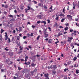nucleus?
I'll return each instance as SVG.
<instances>
[{
    "label": "nucleus",
    "instance_id": "obj_1",
    "mask_svg": "<svg viewBox=\"0 0 79 79\" xmlns=\"http://www.w3.org/2000/svg\"><path fill=\"white\" fill-rule=\"evenodd\" d=\"M42 16H43V15H37V18L39 19H41Z\"/></svg>",
    "mask_w": 79,
    "mask_h": 79
},
{
    "label": "nucleus",
    "instance_id": "obj_2",
    "mask_svg": "<svg viewBox=\"0 0 79 79\" xmlns=\"http://www.w3.org/2000/svg\"><path fill=\"white\" fill-rule=\"evenodd\" d=\"M2 56L4 58H5L6 57V53L5 52H3L2 53Z\"/></svg>",
    "mask_w": 79,
    "mask_h": 79
},
{
    "label": "nucleus",
    "instance_id": "obj_3",
    "mask_svg": "<svg viewBox=\"0 0 79 79\" xmlns=\"http://www.w3.org/2000/svg\"><path fill=\"white\" fill-rule=\"evenodd\" d=\"M67 17L68 19H71V20L72 19V16H71L70 15H67Z\"/></svg>",
    "mask_w": 79,
    "mask_h": 79
},
{
    "label": "nucleus",
    "instance_id": "obj_4",
    "mask_svg": "<svg viewBox=\"0 0 79 79\" xmlns=\"http://www.w3.org/2000/svg\"><path fill=\"white\" fill-rule=\"evenodd\" d=\"M44 76L45 77H48L49 76V74L48 73H46L44 74Z\"/></svg>",
    "mask_w": 79,
    "mask_h": 79
},
{
    "label": "nucleus",
    "instance_id": "obj_5",
    "mask_svg": "<svg viewBox=\"0 0 79 79\" xmlns=\"http://www.w3.org/2000/svg\"><path fill=\"white\" fill-rule=\"evenodd\" d=\"M48 34H47V33H44V37L45 38H47V37H48Z\"/></svg>",
    "mask_w": 79,
    "mask_h": 79
},
{
    "label": "nucleus",
    "instance_id": "obj_6",
    "mask_svg": "<svg viewBox=\"0 0 79 79\" xmlns=\"http://www.w3.org/2000/svg\"><path fill=\"white\" fill-rule=\"evenodd\" d=\"M53 68H54V70L55 69H56L57 68V66H56V65H53Z\"/></svg>",
    "mask_w": 79,
    "mask_h": 79
},
{
    "label": "nucleus",
    "instance_id": "obj_7",
    "mask_svg": "<svg viewBox=\"0 0 79 79\" xmlns=\"http://www.w3.org/2000/svg\"><path fill=\"white\" fill-rule=\"evenodd\" d=\"M52 42H53L52 40L50 39L48 41V43H49V44H51V43H52Z\"/></svg>",
    "mask_w": 79,
    "mask_h": 79
},
{
    "label": "nucleus",
    "instance_id": "obj_8",
    "mask_svg": "<svg viewBox=\"0 0 79 79\" xmlns=\"http://www.w3.org/2000/svg\"><path fill=\"white\" fill-rule=\"evenodd\" d=\"M59 16H63V17H64V15L63 14H61L59 15Z\"/></svg>",
    "mask_w": 79,
    "mask_h": 79
},
{
    "label": "nucleus",
    "instance_id": "obj_9",
    "mask_svg": "<svg viewBox=\"0 0 79 79\" xmlns=\"http://www.w3.org/2000/svg\"><path fill=\"white\" fill-rule=\"evenodd\" d=\"M1 34H2L3 32H4V31H5V30H4L3 29H1Z\"/></svg>",
    "mask_w": 79,
    "mask_h": 79
},
{
    "label": "nucleus",
    "instance_id": "obj_10",
    "mask_svg": "<svg viewBox=\"0 0 79 79\" xmlns=\"http://www.w3.org/2000/svg\"><path fill=\"white\" fill-rule=\"evenodd\" d=\"M68 39H69V40H73V37H68Z\"/></svg>",
    "mask_w": 79,
    "mask_h": 79
},
{
    "label": "nucleus",
    "instance_id": "obj_11",
    "mask_svg": "<svg viewBox=\"0 0 79 79\" xmlns=\"http://www.w3.org/2000/svg\"><path fill=\"white\" fill-rule=\"evenodd\" d=\"M41 23H44V25L46 24V22L45 21H43L41 22Z\"/></svg>",
    "mask_w": 79,
    "mask_h": 79
},
{
    "label": "nucleus",
    "instance_id": "obj_12",
    "mask_svg": "<svg viewBox=\"0 0 79 79\" xmlns=\"http://www.w3.org/2000/svg\"><path fill=\"white\" fill-rule=\"evenodd\" d=\"M31 66H32V67H34V66H35V64H34V63H32L31 64Z\"/></svg>",
    "mask_w": 79,
    "mask_h": 79
},
{
    "label": "nucleus",
    "instance_id": "obj_13",
    "mask_svg": "<svg viewBox=\"0 0 79 79\" xmlns=\"http://www.w3.org/2000/svg\"><path fill=\"white\" fill-rule=\"evenodd\" d=\"M63 35V34L62 33H60V32H59L58 34V36H60V35Z\"/></svg>",
    "mask_w": 79,
    "mask_h": 79
},
{
    "label": "nucleus",
    "instance_id": "obj_14",
    "mask_svg": "<svg viewBox=\"0 0 79 79\" xmlns=\"http://www.w3.org/2000/svg\"><path fill=\"white\" fill-rule=\"evenodd\" d=\"M65 20V19L63 18L61 20V22L63 23V22Z\"/></svg>",
    "mask_w": 79,
    "mask_h": 79
},
{
    "label": "nucleus",
    "instance_id": "obj_15",
    "mask_svg": "<svg viewBox=\"0 0 79 79\" xmlns=\"http://www.w3.org/2000/svg\"><path fill=\"white\" fill-rule=\"evenodd\" d=\"M8 6L7 5L4 6V8H8Z\"/></svg>",
    "mask_w": 79,
    "mask_h": 79
},
{
    "label": "nucleus",
    "instance_id": "obj_16",
    "mask_svg": "<svg viewBox=\"0 0 79 79\" xmlns=\"http://www.w3.org/2000/svg\"><path fill=\"white\" fill-rule=\"evenodd\" d=\"M68 29H69L68 27H66L64 29V30L65 31H67V30H68Z\"/></svg>",
    "mask_w": 79,
    "mask_h": 79
},
{
    "label": "nucleus",
    "instance_id": "obj_17",
    "mask_svg": "<svg viewBox=\"0 0 79 79\" xmlns=\"http://www.w3.org/2000/svg\"><path fill=\"white\" fill-rule=\"evenodd\" d=\"M52 73L53 74H55L56 73V71H53L52 72Z\"/></svg>",
    "mask_w": 79,
    "mask_h": 79
},
{
    "label": "nucleus",
    "instance_id": "obj_18",
    "mask_svg": "<svg viewBox=\"0 0 79 79\" xmlns=\"http://www.w3.org/2000/svg\"><path fill=\"white\" fill-rule=\"evenodd\" d=\"M44 34H47V30H46V29L44 30Z\"/></svg>",
    "mask_w": 79,
    "mask_h": 79
},
{
    "label": "nucleus",
    "instance_id": "obj_19",
    "mask_svg": "<svg viewBox=\"0 0 79 79\" xmlns=\"http://www.w3.org/2000/svg\"><path fill=\"white\" fill-rule=\"evenodd\" d=\"M25 13H27V11L29 10H28L27 8H26L25 9Z\"/></svg>",
    "mask_w": 79,
    "mask_h": 79
},
{
    "label": "nucleus",
    "instance_id": "obj_20",
    "mask_svg": "<svg viewBox=\"0 0 79 79\" xmlns=\"http://www.w3.org/2000/svg\"><path fill=\"white\" fill-rule=\"evenodd\" d=\"M77 57H74V58H73V61H76V60H77Z\"/></svg>",
    "mask_w": 79,
    "mask_h": 79
},
{
    "label": "nucleus",
    "instance_id": "obj_21",
    "mask_svg": "<svg viewBox=\"0 0 79 79\" xmlns=\"http://www.w3.org/2000/svg\"><path fill=\"white\" fill-rule=\"evenodd\" d=\"M18 69L19 71H20L22 69V68H20L19 67H18Z\"/></svg>",
    "mask_w": 79,
    "mask_h": 79
},
{
    "label": "nucleus",
    "instance_id": "obj_22",
    "mask_svg": "<svg viewBox=\"0 0 79 79\" xmlns=\"http://www.w3.org/2000/svg\"><path fill=\"white\" fill-rule=\"evenodd\" d=\"M65 9L64 8L63 9V12L64 14L65 13Z\"/></svg>",
    "mask_w": 79,
    "mask_h": 79
},
{
    "label": "nucleus",
    "instance_id": "obj_23",
    "mask_svg": "<svg viewBox=\"0 0 79 79\" xmlns=\"http://www.w3.org/2000/svg\"><path fill=\"white\" fill-rule=\"evenodd\" d=\"M76 73L77 74L79 73V70H77L76 71Z\"/></svg>",
    "mask_w": 79,
    "mask_h": 79
},
{
    "label": "nucleus",
    "instance_id": "obj_24",
    "mask_svg": "<svg viewBox=\"0 0 79 79\" xmlns=\"http://www.w3.org/2000/svg\"><path fill=\"white\" fill-rule=\"evenodd\" d=\"M20 50H23V47H21V46H20L19 47Z\"/></svg>",
    "mask_w": 79,
    "mask_h": 79
},
{
    "label": "nucleus",
    "instance_id": "obj_25",
    "mask_svg": "<svg viewBox=\"0 0 79 79\" xmlns=\"http://www.w3.org/2000/svg\"><path fill=\"white\" fill-rule=\"evenodd\" d=\"M27 8H28V9H27L28 10H30V9H31V7H29V6H27Z\"/></svg>",
    "mask_w": 79,
    "mask_h": 79
},
{
    "label": "nucleus",
    "instance_id": "obj_26",
    "mask_svg": "<svg viewBox=\"0 0 79 79\" xmlns=\"http://www.w3.org/2000/svg\"><path fill=\"white\" fill-rule=\"evenodd\" d=\"M71 64V61H69L67 62V65H69V64Z\"/></svg>",
    "mask_w": 79,
    "mask_h": 79
},
{
    "label": "nucleus",
    "instance_id": "obj_27",
    "mask_svg": "<svg viewBox=\"0 0 79 79\" xmlns=\"http://www.w3.org/2000/svg\"><path fill=\"white\" fill-rule=\"evenodd\" d=\"M42 3H40L39 4H38V6H42Z\"/></svg>",
    "mask_w": 79,
    "mask_h": 79
},
{
    "label": "nucleus",
    "instance_id": "obj_28",
    "mask_svg": "<svg viewBox=\"0 0 79 79\" xmlns=\"http://www.w3.org/2000/svg\"><path fill=\"white\" fill-rule=\"evenodd\" d=\"M33 2H34L35 4H37V2L35 1H33Z\"/></svg>",
    "mask_w": 79,
    "mask_h": 79
},
{
    "label": "nucleus",
    "instance_id": "obj_29",
    "mask_svg": "<svg viewBox=\"0 0 79 79\" xmlns=\"http://www.w3.org/2000/svg\"><path fill=\"white\" fill-rule=\"evenodd\" d=\"M9 17H10V18H13V15H9Z\"/></svg>",
    "mask_w": 79,
    "mask_h": 79
},
{
    "label": "nucleus",
    "instance_id": "obj_30",
    "mask_svg": "<svg viewBox=\"0 0 79 79\" xmlns=\"http://www.w3.org/2000/svg\"><path fill=\"white\" fill-rule=\"evenodd\" d=\"M31 9L32 10V11H35V10H34L32 8H31Z\"/></svg>",
    "mask_w": 79,
    "mask_h": 79
},
{
    "label": "nucleus",
    "instance_id": "obj_31",
    "mask_svg": "<svg viewBox=\"0 0 79 79\" xmlns=\"http://www.w3.org/2000/svg\"><path fill=\"white\" fill-rule=\"evenodd\" d=\"M22 53V51H19L18 52V54H20V53Z\"/></svg>",
    "mask_w": 79,
    "mask_h": 79
},
{
    "label": "nucleus",
    "instance_id": "obj_32",
    "mask_svg": "<svg viewBox=\"0 0 79 79\" xmlns=\"http://www.w3.org/2000/svg\"><path fill=\"white\" fill-rule=\"evenodd\" d=\"M34 71H35V70L33 71H32L31 72V74H32V75H33V73H34Z\"/></svg>",
    "mask_w": 79,
    "mask_h": 79
},
{
    "label": "nucleus",
    "instance_id": "obj_33",
    "mask_svg": "<svg viewBox=\"0 0 79 79\" xmlns=\"http://www.w3.org/2000/svg\"><path fill=\"white\" fill-rule=\"evenodd\" d=\"M27 37H29L30 36V34H29V33L27 34Z\"/></svg>",
    "mask_w": 79,
    "mask_h": 79
},
{
    "label": "nucleus",
    "instance_id": "obj_34",
    "mask_svg": "<svg viewBox=\"0 0 79 79\" xmlns=\"http://www.w3.org/2000/svg\"><path fill=\"white\" fill-rule=\"evenodd\" d=\"M68 68L65 69L64 70V71L65 72H66V71H68Z\"/></svg>",
    "mask_w": 79,
    "mask_h": 79
},
{
    "label": "nucleus",
    "instance_id": "obj_35",
    "mask_svg": "<svg viewBox=\"0 0 79 79\" xmlns=\"http://www.w3.org/2000/svg\"><path fill=\"white\" fill-rule=\"evenodd\" d=\"M20 39V38L19 36H18V37H17V40H19V39Z\"/></svg>",
    "mask_w": 79,
    "mask_h": 79
},
{
    "label": "nucleus",
    "instance_id": "obj_36",
    "mask_svg": "<svg viewBox=\"0 0 79 79\" xmlns=\"http://www.w3.org/2000/svg\"><path fill=\"white\" fill-rule=\"evenodd\" d=\"M41 23V21H38L37 22V24H39V23Z\"/></svg>",
    "mask_w": 79,
    "mask_h": 79
},
{
    "label": "nucleus",
    "instance_id": "obj_37",
    "mask_svg": "<svg viewBox=\"0 0 79 79\" xmlns=\"http://www.w3.org/2000/svg\"><path fill=\"white\" fill-rule=\"evenodd\" d=\"M20 9H21V10H23V9H24L23 7V6H21Z\"/></svg>",
    "mask_w": 79,
    "mask_h": 79
},
{
    "label": "nucleus",
    "instance_id": "obj_38",
    "mask_svg": "<svg viewBox=\"0 0 79 79\" xmlns=\"http://www.w3.org/2000/svg\"><path fill=\"white\" fill-rule=\"evenodd\" d=\"M32 27L33 29H34L35 28V26L32 25Z\"/></svg>",
    "mask_w": 79,
    "mask_h": 79
},
{
    "label": "nucleus",
    "instance_id": "obj_39",
    "mask_svg": "<svg viewBox=\"0 0 79 79\" xmlns=\"http://www.w3.org/2000/svg\"><path fill=\"white\" fill-rule=\"evenodd\" d=\"M39 37H40V36H38L37 37L36 39L37 40H39Z\"/></svg>",
    "mask_w": 79,
    "mask_h": 79
},
{
    "label": "nucleus",
    "instance_id": "obj_40",
    "mask_svg": "<svg viewBox=\"0 0 79 79\" xmlns=\"http://www.w3.org/2000/svg\"><path fill=\"white\" fill-rule=\"evenodd\" d=\"M59 28H60V29H61V28L62 29H63V26H59Z\"/></svg>",
    "mask_w": 79,
    "mask_h": 79
},
{
    "label": "nucleus",
    "instance_id": "obj_41",
    "mask_svg": "<svg viewBox=\"0 0 79 79\" xmlns=\"http://www.w3.org/2000/svg\"><path fill=\"white\" fill-rule=\"evenodd\" d=\"M30 63H31V62H30L29 61L27 63V65H29L30 64Z\"/></svg>",
    "mask_w": 79,
    "mask_h": 79
},
{
    "label": "nucleus",
    "instance_id": "obj_42",
    "mask_svg": "<svg viewBox=\"0 0 79 79\" xmlns=\"http://www.w3.org/2000/svg\"><path fill=\"white\" fill-rule=\"evenodd\" d=\"M48 68L49 69H50V68H52V65H51L49 67H48Z\"/></svg>",
    "mask_w": 79,
    "mask_h": 79
},
{
    "label": "nucleus",
    "instance_id": "obj_43",
    "mask_svg": "<svg viewBox=\"0 0 79 79\" xmlns=\"http://www.w3.org/2000/svg\"><path fill=\"white\" fill-rule=\"evenodd\" d=\"M65 26H69V24H68V23H67V24H65Z\"/></svg>",
    "mask_w": 79,
    "mask_h": 79
},
{
    "label": "nucleus",
    "instance_id": "obj_44",
    "mask_svg": "<svg viewBox=\"0 0 79 79\" xmlns=\"http://www.w3.org/2000/svg\"><path fill=\"white\" fill-rule=\"evenodd\" d=\"M30 36H31V37H33V33H31L30 35Z\"/></svg>",
    "mask_w": 79,
    "mask_h": 79
},
{
    "label": "nucleus",
    "instance_id": "obj_45",
    "mask_svg": "<svg viewBox=\"0 0 79 79\" xmlns=\"http://www.w3.org/2000/svg\"><path fill=\"white\" fill-rule=\"evenodd\" d=\"M73 6H75V4H76V2H74L73 3Z\"/></svg>",
    "mask_w": 79,
    "mask_h": 79
},
{
    "label": "nucleus",
    "instance_id": "obj_46",
    "mask_svg": "<svg viewBox=\"0 0 79 79\" xmlns=\"http://www.w3.org/2000/svg\"><path fill=\"white\" fill-rule=\"evenodd\" d=\"M73 29L70 30V32H73Z\"/></svg>",
    "mask_w": 79,
    "mask_h": 79
},
{
    "label": "nucleus",
    "instance_id": "obj_47",
    "mask_svg": "<svg viewBox=\"0 0 79 79\" xmlns=\"http://www.w3.org/2000/svg\"><path fill=\"white\" fill-rule=\"evenodd\" d=\"M27 37L26 36H23V39H26Z\"/></svg>",
    "mask_w": 79,
    "mask_h": 79
},
{
    "label": "nucleus",
    "instance_id": "obj_48",
    "mask_svg": "<svg viewBox=\"0 0 79 79\" xmlns=\"http://www.w3.org/2000/svg\"><path fill=\"white\" fill-rule=\"evenodd\" d=\"M52 8H53V6H51V7L49 8V9L52 10Z\"/></svg>",
    "mask_w": 79,
    "mask_h": 79
},
{
    "label": "nucleus",
    "instance_id": "obj_49",
    "mask_svg": "<svg viewBox=\"0 0 79 79\" xmlns=\"http://www.w3.org/2000/svg\"><path fill=\"white\" fill-rule=\"evenodd\" d=\"M2 40V36H0V40Z\"/></svg>",
    "mask_w": 79,
    "mask_h": 79
},
{
    "label": "nucleus",
    "instance_id": "obj_50",
    "mask_svg": "<svg viewBox=\"0 0 79 79\" xmlns=\"http://www.w3.org/2000/svg\"><path fill=\"white\" fill-rule=\"evenodd\" d=\"M22 29V27H19V30H20V31H21Z\"/></svg>",
    "mask_w": 79,
    "mask_h": 79
},
{
    "label": "nucleus",
    "instance_id": "obj_51",
    "mask_svg": "<svg viewBox=\"0 0 79 79\" xmlns=\"http://www.w3.org/2000/svg\"><path fill=\"white\" fill-rule=\"evenodd\" d=\"M5 34H6V35H5V37H7V33H6V32L5 33Z\"/></svg>",
    "mask_w": 79,
    "mask_h": 79
},
{
    "label": "nucleus",
    "instance_id": "obj_52",
    "mask_svg": "<svg viewBox=\"0 0 79 79\" xmlns=\"http://www.w3.org/2000/svg\"><path fill=\"white\" fill-rule=\"evenodd\" d=\"M56 18V20H58V19H58L59 17L58 16H57Z\"/></svg>",
    "mask_w": 79,
    "mask_h": 79
},
{
    "label": "nucleus",
    "instance_id": "obj_53",
    "mask_svg": "<svg viewBox=\"0 0 79 79\" xmlns=\"http://www.w3.org/2000/svg\"><path fill=\"white\" fill-rule=\"evenodd\" d=\"M44 8H45V9H47V6H46L45 5H44Z\"/></svg>",
    "mask_w": 79,
    "mask_h": 79
},
{
    "label": "nucleus",
    "instance_id": "obj_54",
    "mask_svg": "<svg viewBox=\"0 0 79 79\" xmlns=\"http://www.w3.org/2000/svg\"><path fill=\"white\" fill-rule=\"evenodd\" d=\"M13 33H14V34H15L16 33V30H13Z\"/></svg>",
    "mask_w": 79,
    "mask_h": 79
},
{
    "label": "nucleus",
    "instance_id": "obj_55",
    "mask_svg": "<svg viewBox=\"0 0 79 79\" xmlns=\"http://www.w3.org/2000/svg\"><path fill=\"white\" fill-rule=\"evenodd\" d=\"M20 60L21 61H24V59H20Z\"/></svg>",
    "mask_w": 79,
    "mask_h": 79
},
{
    "label": "nucleus",
    "instance_id": "obj_56",
    "mask_svg": "<svg viewBox=\"0 0 79 79\" xmlns=\"http://www.w3.org/2000/svg\"><path fill=\"white\" fill-rule=\"evenodd\" d=\"M48 23H50V21L49 20H47Z\"/></svg>",
    "mask_w": 79,
    "mask_h": 79
},
{
    "label": "nucleus",
    "instance_id": "obj_57",
    "mask_svg": "<svg viewBox=\"0 0 79 79\" xmlns=\"http://www.w3.org/2000/svg\"><path fill=\"white\" fill-rule=\"evenodd\" d=\"M14 13H17V11H16V10H14Z\"/></svg>",
    "mask_w": 79,
    "mask_h": 79
},
{
    "label": "nucleus",
    "instance_id": "obj_58",
    "mask_svg": "<svg viewBox=\"0 0 79 79\" xmlns=\"http://www.w3.org/2000/svg\"><path fill=\"white\" fill-rule=\"evenodd\" d=\"M45 40H46V41H48V38H46Z\"/></svg>",
    "mask_w": 79,
    "mask_h": 79
},
{
    "label": "nucleus",
    "instance_id": "obj_59",
    "mask_svg": "<svg viewBox=\"0 0 79 79\" xmlns=\"http://www.w3.org/2000/svg\"><path fill=\"white\" fill-rule=\"evenodd\" d=\"M69 6H68V8L67 9V11H68V10H69Z\"/></svg>",
    "mask_w": 79,
    "mask_h": 79
},
{
    "label": "nucleus",
    "instance_id": "obj_60",
    "mask_svg": "<svg viewBox=\"0 0 79 79\" xmlns=\"http://www.w3.org/2000/svg\"><path fill=\"white\" fill-rule=\"evenodd\" d=\"M28 47L29 48H30L31 49L32 48V47L30 46H29Z\"/></svg>",
    "mask_w": 79,
    "mask_h": 79
},
{
    "label": "nucleus",
    "instance_id": "obj_61",
    "mask_svg": "<svg viewBox=\"0 0 79 79\" xmlns=\"http://www.w3.org/2000/svg\"><path fill=\"white\" fill-rule=\"evenodd\" d=\"M75 45H77V46H79V44L75 43Z\"/></svg>",
    "mask_w": 79,
    "mask_h": 79
},
{
    "label": "nucleus",
    "instance_id": "obj_62",
    "mask_svg": "<svg viewBox=\"0 0 79 79\" xmlns=\"http://www.w3.org/2000/svg\"><path fill=\"white\" fill-rule=\"evenodd\" d=\"M45 79H50L48 77H45Z\"/></svg>",
    "mask_w": 79,
    "mask_h": 79
},
{
    "label": "nucleus",
    "instance_id": "obj_63",
    "mask_svg": "<svg viewBox=\"0 0 79 79\" xmlns=\"http://www.w3.org/2000/svg\"><path fill=\"white\" fill-rule=\"evenodd\" d=\"M67 42H71V40H67Z\"/></svg>",
    "mask_w": 79,
    "mask_h": 79
},
{
    "label": "nucleus",
    "instance_id": "obj_64",
    "mask_svg": "<svg viewBox=\"0 0 79 79\" xmlns=\"http://www.w3.org/2000/svg\"><path fill=\"white\" fill-rule=\"evenodd\" d=\"M1 72H3V71H4V70H3V69H1Z\"/></svg>",
    "mask_w": 79,
    "mask_h": 79
}]
</instances>
